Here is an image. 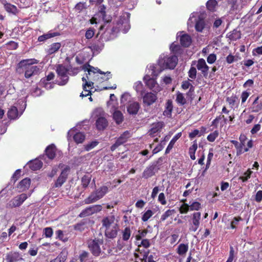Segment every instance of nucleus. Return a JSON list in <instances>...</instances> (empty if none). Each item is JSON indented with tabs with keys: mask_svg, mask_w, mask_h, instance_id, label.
I'll return each mask as SVG.
<instances>
[{
	"mask_svg": "<svg viewBox=\"0 0 262 262\" xmlns=\"http://www.w3.org/2000/svg\"><path fill=\"white\" fill-rule=\"evenodd\" d=\"M242 220L243 219L241 216L234 217L231 222L230 228L232 229H236V225H238V222Z\"/></svg>",
	"mask_w": 262,
	"mask_h": 262,
	"instance_id": "bf43d9fd",
	"label": "nucleus"
},
{
	"mask_svg": "<svg viewBox=\"0 0 262 262\" xmlns=\"http://www.w3.org/2000/svg\"><path fill=\"white\" fill-rule=\"evenodd\" d=\"M189 206L190 210H199L201 208V204L198 202H194Z\"/></svg>",
	"mask_w": 262,
	"mask_h": 262,
	"instance_id": "69168bd1",
	"label": "nucleus"
},
{
	"mask_svg": "<svg viewBox=\"0 0 262 262\" xmlns=\"http://www.w3.org/2000/svg\"><path fill=\"white\" fill-rule=\"evenodd\" d=\"M6 259L7 262H20L23 260L21 256L17 252L9 253Z\"/></svg>",
	"mask_w": 262,
	"mask_h": 262,
	"instance_id": "b1692460",
	"label": "nucleus"
},
{
	"mask_svg": "<svg viewBox=\"0 0 262 262\" xmlns=\"http://www.w3.org/2000/svg\"><path fill=\"white\" fill-rule=\"evenodd\" d=\"M205 26V21L202 19L198 20L195 25V29L198 32H202Z\"/></svg>",
	"mask_w": 262,
	"mask_h": 262,
	"instance_id": "a18cd8bd",
	"label": "nucleus"
},
{
	"mask_svg": "<svg viewBox=\"0 0 262 262\" xmlns=\"http://www.w3.org/2000/svg\"><path fill=\"white\" fill-rule=\"evenodd\" d=\"M143 102L147 106H150L155 103L158 99L156 94L147 92L142 95Z\"/></svg>",
	"mask_w": 262,
	"mask_h": 262,
	"instance_id": "dca6fc26",
	"label": "nucleus"
},
{
	"mask_svg": "<svg viewBox=\"0 0 262 262\" xmlns=\"http://www.w3.org/2000/svg\"><path fill=\"white\" fill-rule=\"evenodd\" d=\"M30 184V179L29 178H25L21 180L17 185V190L19 192H23L29 188Z\"/></svg>",
	"mask_w": 262,
	"mask_h": 262,
	"instance_id": "5701e85b",
	"label": "nucleus"
},
{
	"mask_svg": "<svg viewBox=\"0 0 262 262\" xmlns=\"http://www.w3.org/2000/svg\"><path fill=\"white\" fill-rule=\"evenodd\" d=\"M59 35L60 33L59 32L50 31L46 34L39 36L38 38V40L40 42L44 41L51 38L59 36Z\"/></svg>",
	"mask_w": 262,
	"mask_h": 262,
	"instance_id": "cd10ccee",
	"label": "nucleus"
},
{
	"mask_svg": "<svg viewBox=\"0 0 262 262\" xmlns=\"http://www.w3.org/2000/svg\"><path fill=\"white\" fill-rule=\"evenodd\" d=\"M30 192L28 195L26 193H21V194L14 197L10 202V205L13 207H18L20 206L25 200L31 195Z\"/></svg>",
	"mask_w": 262,
	"mask_h": 262,
	"instance_id": "2eb2a0df",
	"label": "nucleus"
},
{
	"mask_svg": "<svg viewBox=\"0 0 262 262\" xmlns=\"http://www.w3.org/2000/svg\"><path fill=\"white\" fill-rule=\"evenodd\" d=\"M108 191V188L106 186H103L98 189L95 192L91 194L85 200V204H91L96 202L101 199Z\"/></svg>",
	"mask_w": 262,
	"mask_h": 262,
	"instance_id": "423d86ee",
	"label": "nucleus"
},
{
	"mask_svg": "<svg viewBox=\"0 0 262 262\" xmlns=\"http://www.w3.org/2000/svg\"><path fill=\"white\" fill-rule=\"evenodd\" d=\"M102 244V242L100 239H95L89 242V248L94 255L96 256L99 255L101 252L100 246Z\"/></svg>",
	"mask_w": 262,
	"mask_h": 262,
	"instance_id": "f8f14e48",
	"label": "nucleus"
},
{
	"mask_svg": "<svg viewBox=\"0 0 262 262\" xmlns=\"http://www.w3.org/2000/svg\"><path fill=\"white\" fill-rule=\"evenodd\" d=\"M38 63L36 59H27L21 60L18 64V68L25 70V77L29 78L38 75L41 71L40 66H33Z\"/></svg>",
	"mask_w": 262,
	"mask_h": 262,
	"instance_id": "f03ea898",
	"label": "nucleus"
},
{
	"mask_svg": "<svg viewBox=\"0 0 262 262\" xmlns=\"http://www.w3.org/2000/svg\"><path fill=\"white\" fill-rule=\"evenodd\" d=\"M91 178L89 176H84L82 178L81 184L84 188H86L91 181Z\"/></svg>",
	"mask_w": 262,
	"mask_h": 262,
	"instance_id": "864d4df0",
	"label": "nucleus"
},
{
	"mask_svg": "<svg viewBox=\"0 0 262 262\" xmlns=\"http://www.w3.org/2000/svg\"><path fill=\"white\" fill-rule=\"evenodd\" d=\"M190 210V206L186 203H183L179 208L180 213H186Z\"/></svg>",
	"mask_w": 262,
	"mask_h": 262,
	"instance_id": "0e129e2a",
	"label": "nucleus"
},
{
	"mask_svg": "<svg viewBox=\"0 0 262 262\" xmlns=\"http://www.w3.org/2000/svg\"><path fill=\"white\" fill-rule=\"evenodd\" d=\"M134 88L137 92H140V94L143 95V84L141 81L136 82L134 84Z\"/></svg>",
	"mask_w": 262,
	"mask_h": 262,
	"instance_id": "052dcab7",
	"label": "nucleus"
},
{
	"mask_svg": "<svg viewBox=\"0 0 262 262\" xmlns=\"http://www.w3.org/2000/svg\"><path fill=\"white\" fill-rule=\"evenodd\" d=\"M114 96L113 94L110 95V100L107 103V108L112 114L113 119H115V102L113 99Z\"/></svg>",
	"mask_w": 262,
	"mask_h": 262,
	"instance_id": "c756f323",
	"label": "nucleus"
},
{
	"mask_svg": "<svg viewBox=\"0 0 262 262\" xmlns=\"http://www.w3.org/2000/svg\"><path fill=\"white\" fill-rule=\"evenodd\" d=\"M130 14L127 12L124 13L120 16L116 26V32H122L126 33L130 29L129 24Z\"/></svg>",
	"mask_w": 262,
	"mask_h": 262,
	"instance_id": "39448f33",
	"label": "nucleus"
},
{
	"mask_svg": "<svg viewBox=\"0 0 262 262\" xmlns=\"http://www.w3.org/2000/svg\"><path fill=\"white\" fill-rule=\"evenodd\" d=\"M102 206L100 205H92L83 210L79 214L80 217H84L91 215L94 213L100 212L102 210Z\"/></svg>",
	"mask_w": 262,
	"mask_h": 262,
	"instance_id": "9b49d317",
	"label": "nucleus"
},
{
	"mask_svg": "<svg viewBox=\"0 0 262 262\" xmlns=\"http://www.w3.org/2000/svg\"><path fill=\"white\" fill-rule=\"evenodd\" d=\"M180 41L182 47H188L191 44L192 39L189 35L188 34H184L180 37Z\"/></svg>",
	"mask_w": 262,
	"mask_h": 262,
	"instance_id": "bb28decb",
	"label": "nucleus"
},
{
	"mask_svg": "<svg viewBox=\"0 0 262 262\" xmlns=\"http://www.w3.org/2000/svg\"><path fill=\"white\" fill-rule=\"evenodd\" d=\"M67 69H68V74H69L70 75H73V76H74V75H76V74H77L80 70V68L79 67H75V68L70 67V68H69Z\"/></svg>",
	"mask_w": 262,
	"mask_h": 262,
	"instance_id": "e2e57ef3",
	"label": "nucleus"
},
{
	"mask_svg": "<svg viewBox=\"0 0 262 262\" xmlns=\"http://www.w3.org/2000/svg\"><path fill=\"white\" fill-rule=\"evenodd\" d=\"M160 160H161V158L147 166L142 173V178L147 179L154 176L160 169L159 163Z\"/></svg>",
	"mask_w": 262,
	"mask_h": 262,
	"instance_id": "1a4fd4ad",
	"label": "nucleus"
},
{
	"mask_svg": "<svg viewBox=\"0 0 262 262\" xmlns=\"http://www.w3.org/2000/svg\"><path fill=\"white\" fill-rule=\"evenodd\" d=\"M1 3L4 5L5 10L9 13L15 14L18 12L16 7L10 3H8L6 0H0Z\"/></svg>",
	"mask_w": 262,
	"mask_h": 262,
	"instance_id": "a878e982",
	"label": "nucleus"
},
{
	"mask_svg": "<svg viewBox=\"0 0 262 262\" xmlns=\"http://www.w3.org/2000/svg\"><path fill=\"white\" fill-rule=\"evenodd\" d=\"M131 99L130 95L128 93H125L121 96L120 101L123 105H125L128 103H131Z\"/></svg>",
	"mask_w": 262,
	"mask_h": 262,
	"instance_id": "a19ab883",
	"label": "nucleus"
},
{
	"mask_svg": "<svg viewBox=\"0 0 262 262\" xmlns=\"http://www.w3.org/2000/svg\"><path fill=\"white\" fill-rule=\"evenodd\" d=\"M217 5V2L216 0H209L206 3L207 9L211 12L215 11Z\"/></svg>",
	"mask_w": 262,
	"mask_h": 262,
	"instance_id": "79ce46f5",
	"label": "nucleus"
},
{
	"mask_svg": "<svg viewBox=\"0 0 262 262\" xmlns=\"http://www.w3.org/2000/svg\"><path fill=\"white\" fill-rule=\"evenodd\" d=\"M182 135V133H177L171 140L170 142L169 143L166 150H165V154H168L170 150L172 149V148L173 147L174 144H175L176 142L181 137Z\"/></svg>",
	"mask_w": 262,
	"mask_h": 262,
	"instance_id": "c85d7f7f",
	"label": "nucleus"
},
{
	"mask_svg": "<svg viewBox=\"0 0 262 262\" xmlns=\"http://www.w3.org/2000/svg\"><path fill=\"white\" fill-rule=\"evenodd\" d=\"M61 47V44L59 42H55L51 44L47 50L48 54H52L56 52Z\"/></svg>",
	"mask_w": 262,
	"mask_h": 262,
	"instance_id": "58836bf2",
	"label": "nucleus"
},
{
	"mask_svg": "<svg viewBox=\"0 0 262 262\" xmlns=\"http://www.w3.org/2000/svg\"><path fill=\"white\" fill-rule=\"evenodd\" d=\"M197 69L201 71L203 76L207 78L208 74L209 67L207 65L205 60L203 58H200L198 61Z\"/></svg>",
	"mask_w": 262,
	"mask_h": 262,
	"instance_id": "6ab92c4d",
	"label": "nucleus"
},
{
	"mask_svg": "<svg viewBox=\"0 0 262 262\" xmlns=\"http://www.w3.org/2000/svg\"><path fill=\"white\" fill-rule=\"evenodd\" d=\"M131 136L132 134L130 131H125L116 141V147L118 145L125 143Z\"/></svg>",
	"mask_w": 262,
	"mask_h": 262,
	"instance_id": "412c9836",
	"label": "nucleus"
},
{
	"mask_svg": "<svg viewBox=\"0 0 262 262\" xmlns=\"http://www.w3.org/2000/svg\"><path fill=\"white\" fill-rule=\"evenodd\" d=\"M140 108L139 103L137 102H132L128 104L127 111L130 115H136Z\"/></svg>",
	"mask_w": 262,
	"mask_h": 262,
	"instance_id": "393cba45",
	"label": "nucleus"
},
{
	"mask_svg": "<svg viewBox=\"0 0 262 262\" xmlns=\"http://www.w3.org/2000/svg\"><path fill=\"white\" fill-rule=\"evenodd\" d=\"M219 133L218 130H215L213 133L209 134L207 137L208 141L211 142H213L215 141L216 138L219 136Z\"/></svg>",
	"mask_w": 262,
	"mask_h": 262,
	"instance_id": "603ef678",
	"label": "nucleus"
},
{
	"mask_svg": "<svg viewBox=\"0 0 262 262\" xmlns=\"http://www.w3.org/2000/svg\"><path fill=\"white\" fill-rule=\"evenodd\" d=\"M82 70L86 73V77L88 80H93L98 83L107 81L112 77L111 72H103L97 68H94L89 64L84 65Z\"/></svg>",
	"mask_w": 262,
	"mask_h": 262,
	"instance_id": "f257e3e1",
	"label": "nucleus"
},
{
	"mask_svg": "<svg viewBox=\"0 0 262 262\" xmlns=\"http://www.w3.org/2000/svg\"><path fill=\"white\" fill-rule=\"evenodd\" d=\"M164 126V123L163 122H158L154 123L152 125V127L149 130L150 134H155L158 132H160Z\"/></svg>",
	"mask_w": 262,
	"mask_h": 262,
	"instance_id": "2f4dec72",
	"label": "nucleus"
},
{
	"mask_svg": "<svg viewBox=\"0 0 262 262\" xmlns=\"http://www.w3.org/2000/svg\"><path fill=\"white\" fill-rule=\"evenodd\" d=\"M196 69L195 67L191 66L188 72V76L192 79H195L196 77Z\"/></svg>",
	"mask_w": 262,
	"mask_h": 262,
	"instance_id": "5fc2aeb1",
	"label": "nucleus"
},
{
	"mask_svg": "<svg viewBox=\"0 0 262 262\" xmlns=\"http://www.w3.org/2000/svg\"><path fill=\"white\" fill-rule=\"evenodd\" d=\"M216 60V56L215 54H210L207 58V61L209 64L213 63Z\"/></svg>",
	"mask_w": 262,
	"mask_h": 262,
	"instance_id": "338daca9",
	"label": "nucleus"
},
{
	"mask_svg": "<svg viewBox=\"0 0 262 262\" xmlns=\"http://www.w3.org/2000/svg\"><path fill=\"white\" fill-rule=\"evenodd\" d=\"M122 234L123 240L124 241H127L129 239L131 235V230L130 227H125V229L122 230Z\"/></svg>",
	"mask_w": 262,
	"mask_h": 262,
	"instance_id": "37998d69",
	"label": "nucleus"
},
{
	"mask_svg": "<svg viewBox=\"0 0 262 262\" xmlns=\"http://www.w3.org/2000/svg\"><path fill=\"white\" fill-rule=\"evenodd\" d=\"M91 117L92 119L96 120V126L99 130L104 129L108 125V122L104 116V112L101 108L95 109Z\"/></svg>",
	"mask_w": 262,
	"mask_h": 262,
	"instance_id": "7ed1b4c3",
	"label": "nucleus"
},
{
	"mask_svg": "<svg viewBox=\"0 0 262 262\" xmlns=\"http://www.w3.org/2000/svg\"><path fill=\"white\" fill-rule=\"evenodd\" d=\"M105 9H106V8L104 6V5H100L99 8V12L101 14V15L103 20L105 22L109 23L111 21V18L110 17H109L108 19H106L105 18V14H105Z\"/></svg>",
	"mask_w": 262,
	"mask_h": 262,
	"instance_id": "8fccbe9b",
	"label": "nucleus"
},
{
	"mask_svg": "<svg viewBox=\"0 0 262 262\" xmlns=\"http://www.w3.org/2000/svg\"><path fill=\"white\" fill-rule=\"evenodd\" d=\"M82 80L83 81V83L82 84L83 90L80 94V96L83 98L91 94L90 90L92 89L93 83L91 81L88 80L86 76H83Z\"/></svg>",
	"mask_w": 262,
	"mask_h": 262,
	"instance_id": "4468645a",
	"label": "nucleus"
},
{
	"mask_svg": "<svg viewBox=\"0 0 262 262\" xmlns=\"http://www.w3.org/2000/svg\"><path fill=\"white\" fill-rule=\"evenodd\" d=\"M75 130L71 129L68 133V137L73 136V139L77 144L82 143L85 139V136L82 132H77L74 134Z\"/></svg>",
	"mask_w": 262,
	"mask_h": 262,
	"instance_id": "f3484780",
	"label": "nucleus"
},
{
	"mask_svg": "<svg viewBox=\"0 0 262 262\" xmlns=\"http://www.w3.org/2000/svg\"><path fill=\"white\" fill-rule=\"evenodd\" d=\"M173 108V106L172 100H167L164 106V111L163 112V115L168 118H171Z\"/></svg>",
	"mask_w": 262,
	"mask_h": 262,
	"instance_id": "aec40b11",
	"label": "nucleus"
},
{
	"mask_svg": "<svg viewBox=\"0 0 262 262\" xmlns=\"http://www.w3.org/2000/svg\"><path fill=\"white\" fill-rule=\"evenodd\" d=\"M178 57L176 55L164 56L159 60V64L164 69H173L177 64Z\"/></svg>",
	"mask_w": 262,
	"mask_h": 262,
	"instance_id": "0eeeda50",
	"label": "nucleus"
},
{
	"mask_svg": "<svg viewBox=\"0 0 262 262\" xmlns=\"http://www.w3.org/2000/svg\"><path fill=\"white\" fill-rule=\"evenodd\" d=\"M94 54L99 53L103 49V45L100 42L92 44L90 47Z\"/></svg>",
	"mask_w": 262,
	"mask_h": 262,
	"instance_id": "ea45409f",
	"label": "nucleus"
},
{
	"mask_svg": "<svg viewBox=\"0 0 262 262\" xmlns=\"http://www.w3.org/2000/svg\"><path fill=\"white\" fill-rule=\"evenodd\" d=\"M154 214V212L151 210L148 209L146 211L142 216V221L143 222L147 221Z\"/></svg>",
	"mask_w": 262,
	"mask_h": 262,
	"instance_id": "09e8293b",
	"label": "nucleus"
},
{
	"mask_svg": "<svg viewBox=\"0 0 262 262\" xmlns=\"http://www.w3.org/2000/svg\"><path fill=\"white\" fill-rule=\"evenodd\" d=\"M67 259V255L63 252L60 253L58 256L50 262H64Z\"/></svg>",
	"mask_w": 262,
	"mask_h": 262,
	"instance_id": "3c124183",
	"label": "nucleus"
},
{
	"mask_svg": "<svg viewBox=\"0 0 262 262\" xmlns=\"http://www.w3.org/2000/svg\"><path fill=\"white\" fill-rule=\"evenodd\" d=\"M144 80L146 86L153 91H159V88L155 79L150 78L149 76L146 75L144 77Z\"/></svg>",
	"mask_w": 262,
	"mask_h": 262,
	"instance_id": "a211bd4d",
	"label": "nucleus"
},
{
	"mask_svg": "<svg viewBox=\"0 0 262 262\" xmlns=\"http://www.w3.org/2000/svg\"><path fill=\"white\" fill-rule=\"evenodd\" d=\"M115 217L113 215L104 217L102 221V227L105 228V234L107 238L115 237Z\"/></svg>",
	"mask_w": 262,
	"mask_h": 262,
	"instance_id": "20e7f679",
	"label": "nucleus"
},
{
	"mask_svg": "<svg viewBox=\"0 0 262 262\" xmlns=\"http://www.w3.org/2000/svg\"><path fill=\"white\" fill-rule=\"evenodd\" d=\"M98 144V142L97 141H93L86 145H84V149L86 151H89L91 150L92 149L94 148L95 147H96Z\"/></svg>",
	"mask_w": 262,
	"mask_h": 262,
	"instance_id": "680f3d73",
	"label": "nucleus"
},
{
	"mask_svg": "<svg viewBox=\"0 0 262 262\" xmlns=\"http://www.w3.org/2000/svg\"><path fill=\"white\" fill-rule=\"evenodd\" d=\"M188 244H180L177 249V253L180 256H184L188 250Z\"/></svg>",
	"mask_w": 262,
	"mask_h": 262,
	"instance_id": "473e14b6",
	"label": "nucleus"
},
{
	"mask_svg": "<svg viewBox=\"0 0 262 262\" xmlns=\"http://www.w3.org/2000/svg\"><path fill=\"white\" fill-rule=\"evenodd\" d=\"M69 168L68 167L64 168L61 172L60 175L55 181L53 187L59 188L66 182L69 174Z\"/></svg>",
	"mask_w": 262,
	"mask_h": 262,
	"instance_id": "ddd939ff",
	"label": "nucleus"
},
{
	"mask_svg": "<svg viewBox=\"0 0 262 262\" xmlns=\"http://www.w3.org/2000/svg\"><path fill=\"white\" fill-rule=\"evenodd\" d=\"M175 213L174 209H168L166 210L162 215L160 219L161 222L165 221L168 217L171 216Z\"/></svg>",
	"mask_w": 262,
	"mask_h": 262,
	"instance_id": "49530a36",
	"label": "nucleus"
},
{
	"mask_svg": "<svg viewBox=\"0 0 262 262\" xmlns=\"http://www.w3.org/2000/svg\"><path fill=\"white\" fill-rule=\"evenodd\" d=\"M176 101L181 106H183L187 103L186 99L184 97L183 94L179 91L177 92Z\"/></svg>",
	"mask_w": 262,
	"mask_h": 262,
	"instance_id": "e433bc0d",
	"label": "nucleus"
},
{
	"mask_svg": "<svg viewBox=\"0 0 262 262\" xmlns=\"http://www.w3.org/2000/svg\"><path fill=\"white\" fill-rule=\"evenodd\" d=\"M138 233V234L135 236V238L137 241H140L146 236L148 230L147 229L139 230Z\"/></svg>",
	"mask_w": 262,
	"mask_h": 262,
	"instance_id": "de8ad7c7",
	"label": "nucleus"
},
{
	"mask_svg": "<svg viewBox=\"0 0 262 262\" xmlns=\"http://www.w3.org/2000/svg\"><path fill=\"white\" fill-rule=\"evenodd\" d=\"M226 101L228 103L231 108H234L235 105L237 106L238 103V98L236 95L227 97Z\"/></svg>",
	"mask_w": 262,
	"mask_h": 262,
	"instance_id": "4c0bfd02",
	"label": "nucleus"
},
{
	"mask_svg": "<svg viewBox=\"0 0 262 262\" xmlns=\"http://www.w3.org/2000/svg\"><path fill=\"white\" fill-rule=\"evenodd\" d=\"M28 165L32 170H36L42 167V163L38 160H35L28 163Z\"/></svg>",
	"mask_w": 262,
	"mask_h": 262,
	"instance_id": "c9c22d12",
	"label": "nucleus"
},
{
	"mask_svg": "<svg viewBox=\"0 0 262 262\" xmlns=\"http://www.w3.org/2000/svg\"><path fill=\"white\" fill-rule=\"evenodd\" d=\"M123 115L119 111L116 110V123L119 124L123 121Z\"/></svg>",
	"mask_w": 262,
	"mask_h": 262,
	"instance_id": "13d9d810",
	"label": "nucleus"
},
{
	"mask_svg": "<svg viewBox=\"0 0 262 262\" xmlns=\"http://www.w3.org/2000/svg\"><path fill=\"white\" fill-rule=\"evenodd\" d=\"M252 173V171L250 170V169H248L244 173L242 176H241L238 178V180H241L243 182H245L250 178Z\"/></svg>",
	"mask_w": 262,
	"mask_h": 262,
	"instance_id": "c03bdc74",
	"label": "nucleus"
},
{
	"mask_svg": "<svg viewBox=\"0 0 262 262\" xmlns=\"http://www.w3.org/2000/svg\"><path fill=\"white\" fill-rule=\"evenodd\" d=\"M251 112L258 113L262 110V101L259 100V97L257 96L251 106Z\"/></svg>",
	"mask_w": 262,
	"mask_h": 262,
	"instance_id": "4be33fe9",
	"label": "nucleus"
},
{
	"mask_svg": "<svg viewBox=\"0 0 262 262\" xmlns=\"http://www.w3.org/2000/svg\"><path fill=\"white\" fill-rule=\"evenodd\" d=\"M56 149L55 146L52 144L46 148V152L47 157L50 159H53L55 156Z\"/></svg>",
	"mask_w": 262,
	"mask_h": 262,
	"instance_id": "f704fd0d",
	"label": "nucleus"
},
{
	"mask_svg": "<svg viewBox=\"0 0 262 262\" xmlns=\"http://www.w3.org/2000/svg\"><path fill=\"white\" fill-rule=\"evenodd\" d=\"M57 235V237L60 240L63 242H66L68 241V237L66 235H65L63 232V231L61 230H58L56 231L55 233Z\"/></svg>",
	"mask_w": 262,
	"mask_h": 262,
	"instance_id": "6e6d98bb",
	"label": "nucleus"
},
{
	"mask_svg": "<svg viewBox=\"0 0 262 262\" xmlns=\"http://www.w3.org/2000/svg\"><path fill=\"white\" fill-rule=\"evenodd\" d=\"M42 84L47 90H50L53 88L54 84L49 81H46L45 79H42L40 81Z\"/></svg>",
	"mask_w": 262,
	"mask_h": 262,
	"instance_id": "4d7b16f0",
	"label": "nucleus"
},
{
	"mask_svg": "<svg viewBox=\"0 0 262 262\" xmlns=\"http://www.w3.org/2000/svg\"><path fill=\"white\" fill-rule=\"evenodd\" d=\"M227 37L231 40H236L241 37V31L237 29H234L233 31L229 32L227 34Z\"/></svg>",
	"mask_w": 262,
	"mask_h": 262,
	"instance_id": "7c9ffc66",
	"label": "nucleus"
},
{
	"mask_svg": "<svg viewBox=\"0 0 262 262\" xmlns=\"http://www.w3.org/2000/svg\"><path fill=\"white\" fill-rule=\"evenodd\" d=\"M56 72L58 75L57 82L58 85H64L68 81V69L62 64H59L56 67Z\"/></svg>",
	"mask_w": 262,
	"mask_h": 262,
	"instance_id": "6e6552de",
	"label": "nucleus"
},
{
	"mask_svg": "<svg viewBox=\"0 0 262 262\" xmlns=\"http://www.w3.org/2000/svg\"><path fill=\"white\" fill-rule=\"evenodd\" d=\"M201 135L202 134H200V131L198 129H195L189 134V138L190 139H192L197 136L200 137Z\"/></svg>",
	"mask_w": 262,
	"mask_h": 262,
	"instance_id": "774afa93",
	"label": "nucleus"
},
{
	"mask_svg": "<svg viewBox=\"0 0 262 262\" xmlns=\"http://www.w3.org/2000/svg\"><path fill=\"white\" fill-rule=\"evenodd\" d=\"M21 114L22 113L19 115L16 107L12 106L8 112V116L11 119H15L18 118Z\"/></svg>",
	"mask_w": 262,
	"mask_h": 262,
	"instance_id": "72a5a7b5",
	"label": "nucleus"
},
{
	"mask_svg": "<svg viewBox=\"0 0 262 262\" xmlns=\"http://www.w3.org/2000/svg\"><path fill=\"white\" fill-rule=\"evenodd\" d=\"M201 214L200 212H194L189 221V228L190 232H195L200 225Z\"/></svg>",
	"mask_w": 262,
	"mask_h": 262,
	"instance_id": "9d476101",
	"label": "nucleus"
}]
</instances>
